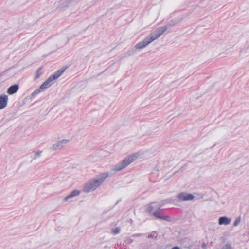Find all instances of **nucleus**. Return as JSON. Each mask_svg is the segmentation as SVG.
I'll return each instance as SVG.
<instances>
[{
    "label": "nucleus",
    "mask_w": 249,
    "mask_h": 249,
    "mask_svg": "<svg viewBox=\"0 0 249 249\" xmlns=\"http://www.w3.org/2000/svg\"><path fill=\"white\" fill-rule=\"evenodd\" d=\"M168 29L167 26L160 27L152 32L148 36L145 37L142 41L139 42L135 45L136 49H142L160 37Z\"/></svg>",
    "instance_id": "1"
},
{
    "label": "nucleus",
    "mask_w": 249,
    "mask_h": 249,
    "mask_svg": "<svg viewBox=\"0 0 249 249\" xmlns=\"http://www.w3.org/2000/svg\"><path fill=\"white\" fill-rule=\"evenodd\" d=\"M108 176V172H104L96 178L88 181L84 185L83 191L86 193H89L94 191L105 181Z\"/></svg>",
    "instance_id": "2"
},
{
    "label": "nucleus",
    "mask_w": 249,
    "mask_h": 249,
    "mask_svg": "<svg viewBox=\"0 0 249 249\" xmlns=\"http://www.w3.org/2000/svg\"><path fill=\"white\" fill-rule=\"evenodd\" d=\"M64 70H59L54 74L51 75L39 87V88L35 90L31 95L32 98H34L40 92L52 86L55 81L59 78L64 72Z\"/></svg>",
    "instance_id": "3"
},
{
    "label": "nucleus",
    "mask_w": 249,
    "mask_h": 249,
    "mask_svg": "<svg viewBox=\"0 0 249 249\" xmlns=\"http://www.w3.org/2000/svg\"><path fill=\"white\" fill-rule=\"evenodd\" d=\"M138 157L139 154L137 153L129 155L121 162L114 165L112 168V170L115 171H120L136 160Z\"/></svg>",
    "instance_id": "4"
},
{
    "label": "nucleus",
    "mask_w": 249,
    "mask_h": 249,
    "mask_svg": "<svg viewBox=\"0 0 249 249\" xmlns=\"http://www.w3.org/2000/svg\"><path fill=\"white\" fill-rule=\"evenodd\" d=\"M177 197L180 201H185L194 199V196L192 194L187 193L186 192H181L177 196Z\"/></svg>",
    "instance_id": "5"
},
{
    "label": "nucleus",
    "mask_w": 249,
    "mask_h": 249,
    "mask_svg": "<svg viewBox=\"0 0 249 249\" xmlns=\"http://www.w3.org/2000/svg\"><path fill=\"white\" fill-rule=\"evenodd\" d=\"M69 142V141L68 140L63 139L53 144V146L54 149H60L66 145Z\"/></svg>",
    "instance_id": "6"
},
{
    "label": "nucleus",
    "mask_w": 249,
    "mask_h": 249,
    "mask_svg": "<svg viewBox=\"0 0 249 249\" xmlns=\"http://www.w3.org/2000/svg\"><path fill=\"white\" fill-rule=\"evenodd\" d=\"M8 97L6 94L0 95V109H4L7 106Z\"/></svg>",
    "instance_id": "7"
},
{
    "label": "nucleus",
    "mask_w": 249,
    "mask_h": 249,
    "mask_svg": "<svg viewBox=\"0 0 249 249\" xmlns=\"http://www.w3.org/2000/svg\"><path fill=\"white\" fill-rule=\"evenodd\" d=\"M231 221V218L227 216H221L218 219V223L220 225H228Z\"/></svg>",
    "instance_id": "8"
},
{
    "label": "nucleus",
    "mask_w": 249,
    "mask_h": 249,
    "mask_svg": "<svg viewBox=\"0 0 249 249\" xmlns=\"http://www.w3.org/2000/svg\"><path fill=\"white\" fill-rule=\"evenodd\" d=\"M153 215L156 217L160 219L164 220L167 221H171V218L170 217L162 215V214L158 211H155L153 213Z\"/></svg>",
    "instance_id": "9"
},
{
    "label": "nucleus",
    "mask_w": 249,
    "mask_h": 249,
    "mask_svg": "<svg viewBox=\"0 0 249 249\" xmlns=\"http://www.w3.org/2000/svg\"><path fill=\"white\" fill-rule=\"evenodd\" d=\"M19 89V86L18 84H14L10 86L7 89V92L9 95H12L17 92Z\"/></svg>",
    "instance_id": "10"
},
{
    "label": "nucleus",
    "mask_w": 249,
    "mask_h": 249,
    "mask_svg": "<svg viewBox=\"0 0 249 249\" xmlns=\"http://www.w3.org/2000/svg\"><path fill=\"white\" fill-rule=\"evenodd\" d=\"M80 194V192L78 190H75L72 191L68 196L65 197L64 201H67L70 199Z\"/></svg>",
    "instance_id": "11"
},
{
    "label": "nucleus",
    "mask_w": 249,
    "mask_h": 249,
    "mask_svg": "<svg viewBox=\"0 0 249 249\" xmlns=\"http://www.w3.org/2000/svg\"><path fill=\"white\" fill-rule=\"evenodd\" d=\"M42 151H38L37 152H33L32 157L33 159H36L41 156Z\"/></svg>",
    "instance_id": "12"
},
{
    "label": "nucleus",
    "mask_w": 249,
    "mask_h": 249,
    "mask_svg": "<svg viewBox=\"0 0 249 249\" xmlns=\"http://www.w3.org/2000/svg\"><path fill=\"white\" fill-rule=\"evenodd\" d=\"M121 231V229L119 227H117L111 230V233L114 235L119 234Z\"/></svg>",
    "instance_id": "13"
},
{
    "label": "nucleus",
    "mask_w": 249,
    "mask_h": 249,
    "mask_svg": "<svg viewBox=\"0 0 249 249\" xmlns=\"http://www.w3.org/2000/svg\"><path fill=\"white\" fill-rule=\"evenodd\" d=\"M221 249H234V248L231 244H226L223 246Z\"/></svg>",
    "instance_id": "14"
},
{
    "label": "nucleus",
    "mask_w": 249,
    "mask_h": 249,
    "mask_svg": "<svg viewBox=\"0 0 249 249\" xmlns=\"http://www.w3.org/2000/svg\"><path fill=\"white\" fill-rule=\"evenodd\" d=\"M241 222V218L240 217H238L236 218L234 222L233 226L234 227H237L239 225V223Z\"/></svg>",
    "instance_id": "15"
},
{
    "label": "nucleus",
    "mask_w": 249,
    "mask_h": 249,
    "mask_svg": "<svg viewBox=\"0 0 249 249\" xmlns=\"http://www.w3.org/2000/svg\"><path fill=\"white\" fill-rule=\"evenodd\" d=\"M157 234L156 231H152L148 235L149 238H156L157 237Z\"/></svg>",
    "instance_id": "16"
},
{
    "label": "nucleus",
    "mask_w": 249,
    "mask_h": 249,
    "mask_svg": "<svg viewBox=\"0 0 249 249\" xmlns=\"http://www.w3.org/2000/svg\"><path fill=\"white\" fill-rule=\"evenodd\" d=\"M154 209L153 206L151 204L148 205L146 207V211L148 212H151Z\"/></svg>",
    "instance_id": "17"
},
{
    "label": "nucleus",
    "mask_w": 249,
    "mask_h": 249,
    "mask_svg": "<svg viewBox=\"0 0 249 249\" xmlns=\"http://www.w3.org/2000/svg\"><path fill=\"white\" fill-rule=\"evenodd\" d=\"M172 249H181L178 246L173 247Z\"/></svg>",
    "instance_id": "18"
}]
</instances>
